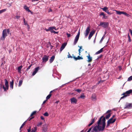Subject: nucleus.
<instances>
[{
  "instance_id": "obj_1",
  "label": "nucleus",
  "mask_w": 132,
  "mask_h": 132,
  "mask_svg": "<svg viewBox=\"0 0 132 132\" xmlns=\"http://www.w3.org/2000/svg\"><path fill=\"white\" fill-rule=\"evenodd\" d=\"M97 125L95 126L93 128V130L95 131V132L102 131L104 130V128L102 126L100 125L102 124V122H97Z\"/></svg>"
},
{
  "instance_id": "obj_2",
  "label": "nucleus",
  "mask_w": 132,
  "mask_h": 132,
  "mask_svg": "<svg viewBox=\"0 0 132 132\" xmlns=\"http://www.w3.org/2000/svg\"><path fill=\"white\" fill-rule=\"evenodd\" d=\"M4 80L5 81V87L4 84L3 85L2 88L4 89V91H6L8 90L9 88V82L6 79H5Z\"/></svg>"
},
{
  "instance_id": "obj_3",
  "label": "nucleus",
  "mask_w": 132,
  "mask_h": 132,
  "mask_svg": "<svg viewBox=\"0 0 132 132\" xmlns=\"http://www.w3.org/2000/svg\"><path fill=\"white\" fill-rule=\"evenodd\" d=\"M109 26V23L108 22H101L98 25V26H102V27L108 28Z\"/></svg>"
},
{
  "instance_id": "obj_4",
  "label": "nucleus",
  "mask_w": 132,
  "mask_h": 132,
  "mask_svg": "<svg viewBox=\"0 0 132 132\" xmlns=\"http://www.w3.org/2000/svg\"><path fill=\"white\" fill-rule=\"evenodd\" d=\"M7 36V34L6 32V29L3 30L2 31V36L1 38V40H4L6 37Z\"/></svg>"
},
{
  "instance_id": "obj_5",
  "label": "nucleus",
  "mask_w": 132,
  "mask_h": 132,
  "mask_svg": "<svg viewBox=\"0 0 132 132\" xmlns=\"http://www.w3.org/2000/svg\"><path fill=\"white\" fill-rule=\"evenodd\" d=\"M80 33V30H79L76 36L74 39V42L73 43L74 45H75L77 43L79 38Z\"/></svg>"
},
{
  "instance_id": "obj_6",
  "label": "nucleus",
  "mask_w": 132,
  "mask_h": 132,
  "mask_svg": "<svg viewBox=\"0 0 132 132\" xmlns=\"http://www.w3.org/2000/svg\"><path fill=\"white\" fill-rule=\"evenodd\" d=\"M80 33V30H79L76 36L74 39V42L73 43L74 45H75L77 43L79 38Z\"/></svg>"
},
{
  "instance_id": "obj_7",
  "label": "nucleus",
  "mask_w": 132,
  "mask_h": 132,
  "mask_svg": "<svg viewBox=\"0 0 132 132\" xmlns=\"http://www.w3.org/2000/svg\"><path fill=\"white\" fill-rule=\"evenodd\" d=\"M49 56L48 55H44L42 58V63L46 62L48 59Z\"/></svg>"
},
{
  "instance_id": "obj_8",
  "label": "nucleus",
  "mask_w": 132,
  "mask_h": 132,
  "mask_svg": "<svg viewBox=\"0 0 132 132\" xmlns=\"http://www.w3.org/2000/svg\"><path fill=\"white\" fill-rule=\"evenodd\" d=\"M132 107V103H129L127 102L124 108L125 109H130Z\"/></svg>"
},
{
  "instance_id": "obj_9",
  "label": "nucleus",
  "mask_w": 132,
  "mask_h": 132,
  "mask_svg": "<svg viewBox=\"0 0 132 132\" xmlns=\"http://www.w3.org/2000/svg\"><path fill=\"white\" fill-rule=\"evenodd\" d=\"M90 31L89 26L87 27L85 31L84 32V34L85 37L87 36L88 34Z\"/></svg>"
},
{
  "instance_id": "obj_10",
  "label": "nucleus",
  "mask_w": 132,
  "mask_h": 132,
  "mask_svg": "<svg viewBox=\"0 0 132 132\" xmlns=\"http://www.w3.org/2000/svg\"><path fill=\"white\" fill-rule=\"evenodd\" d=\"M36 112L37 111H33L31 114L30 117L28 119V120H29V121H30L31 120L34 118V117L32 116L36 114Z\"/></svg>"
},
{
  "instance_id": "obj_11",
  "label": "nucleus",
  "mask_w": 132,
  "mask_h": 132,
  "mask_svg": "<svg viewBox=\"0 0 132 132\" xmlns=\"http://www.w3.org/2000/svg\"><path fill=\"white\" fill-rule=\"evenodd\" d=\"M95 30L93 29L92 30L91 32H90V33L89 34L88 39L89 40H90L91 38L92 37L93 35L94 34L95 32Z\"/></svg>"
},
{
  "instance_id": "obj_12",
  "label": "nucleus",
  "mask_w": 132,
  "mask_h": 132,
  "mask_svg": "<svg viewBox=\"0 0 132 132\" xmlns=\"http://www.w3.org/2000/svg\"><path fill=\"white\" fill-rule=\"evenodd\" d=\"M39 66H38L37 67L35 68L34 69V71H33L32 74V76H34L36 74L39 69Z\"/></svg>"
},
{
  "instance_id": "obj_13",
  "label": "nucleus",
  "mask_w": 132,
  "mask_h": 132,
  "mask_svg": "<svg viewBox=\"0 0 132 132\" xmlns=\"http://www.w3.org/2000/svg\"><path fill=\"white\" fill-rule=\"evenodd\" d=\"M71 102V103H77V100L75 97H73L70 99Z\"/></svg>"
},
{
  "instance_id": "obj_14",
  "label": "nucleus",
  "mask_w": 132,
  "mask_h": 132,
  "mask_svg": "<svg viewBox=\"0 0 132 132\" xmlns=\"http://www.w3.org/2000/svg\"><path fill=\"white\" fill-rule=\"evenodd\" d=\"M86 57L88 59V60H87V62L88 63L91 62L92 60V57L90 56L89 54Z\"/></svg>"
},
{
  "instance_id": "obj_15",
  "label": "nucleus",
  "mask_w": 132,
  "mask_h": 132,
  "mask_svg": "<svg viewBox=\"0 0 132 132\" xmlns=\"http://www.w3.org/2000/svg\"><path fill=\"white\" fill-rule=\"evenodd\" d=\"M126 95H127V96H129V94L132 93V90L130 89L126 92Z\"/></svg>"
},
{
  "instance_id": "obj_16",
  "label": "nucleus",
  "mask_w": 132,
  "mask_h": 132,
  "mask_svg": "<svg viewBox=\"0 0 132 132\" xmlns=\"http://www.w3.org/2000/svg\"><path fill=\"white\" fill-rule=\"evenodd\" d=\"M55 56L54 55H53L50 58V59L49 60V61L50 63H52L54 61L55 59Z\"/></svg>"
},
{
  "instance_id": "obj_17",
  "label": "nucleus",
  "mask_w": 132,
  "mask_h": 132,
  "mask_svg": "<svg viewBox=\"0 0 132 132\" xmlns=\"http://www.w3.org/2000/svg\"><path fill=\"white\" fill-rule=\"evenodd\" d=\"M100 16L103 15V18L106 19L108 18L107 16H106L104 14V12H101L99 14Z\"/></svg>"
},
{
  "instance_id": "obj_18",
  "label": "nucleus",
  "mask_w": 132,
  "mask_h": 132,
  "mask_svg": "<svg viewBox=\"0 0 132 132\" xmlns=\"http://www.w3.org/2000/svg\"><path fill=\"white\" fill-rule=\"evenodd\" d=\"M107 45H106L104 47L102 48H101L99 50L96 52V54H97L100 53L102 52L103 51V49L104 47L106 46Z\"/></svg>"
},
{
  "instance_id": "obj_19",
  "label": "nucleus",
  "mask_w": 132,
  "mask_h": 132,
  "mask_svg": "<svg viewBox=\"0 0 132 132\" xmlns=\"http://www.w3.org/2000/svg\"><path fill=\"white\" fill-rule=\"evenodd\" d=\"M14 84V80H12L11 81L10 83V87L12 89L13 88V86Z\"/></svg>"
},
{
  "instance_id": "obj_20",
  "label": "nucleus",
  "mask_w": 132,
  "mask_h": 132,
  "mask_svg": "<svg viewBox=\"0 0 132 132\" xmlns=\"http://www.w3.org/2000/svg\"><path fill=\"white\" fill-rule=\"evenodd\" d=\"M67 45V43H64L62 45L60 48L63 50L65 48Z\"/></svg>"
},
{
  "instance_id": "obj_21",
  "label": "nucleus",
  "mask_w": 132,
  "mask_h": 132,
  "mask_svg": "<svg viewBox=\"0 0 132 132\" xmlns=\"http://www.w3.org/2000/svg\"><path fill=\"white\" fill-rule=\"evenodd\" d=\"M108 9V8L106 6H105L104 7L101 8V9L103 11H105L106 13L109 11Z\"/></svg>"
},
{
  "instance_id": "obj_22",
  "label": "nucleus",
  "mask_w": 132,
  "mask_h": 132,
  "mask_svg": "<svg viewBox=\"0 0 132 132\" xmlns=\"http://www.w3.org/2000/svg\"><path fill=\"white\" fill-rule=\"evenodd\" d=\"M110 120V122H111V123H112L115 121L116 119L115 118L113 119V118H111L109 120Z\"/></svg>"
},
{
  "instance_id": "obj_23",
  "label": "nucleus",
  "mask_w": 132,
  "mask_h": 132,
  "mask_svg": "<svg viewBox=\"0 0 132 132\" xmlns=\"http://www.w3.org/2000/svg\"><path fill=\"white\" fill-rule=\"evenodd\" d=\"M22 67V66L21 65L18 67V72L19 73H21V71Z\"/></svg>"
},
{
  "instance_id": "obj_24",
  "label": "nucleus",
  "mask_w": 132,
  "mask_h": 132,
  "mask_svg": "<svg viewBox=\"0 0 132 132\" xmlns=\"http://www.w3.org/2000/svg\"><path fill=\"white\" fill-rule=\"evenodd\" d=\"M115 11H116V13L117 14H118L119 15H121L122 14V11H120L119 10H115Z\"/></svg>"
},
{
  "instance_id": "obj_25",
  "label": "nucleus",
  "mask_w": 132,
  "mask_h": 132,
  "mask_svg": "<svg viewBox=\"0 0 132 132\" xmlns=\"http://www.w3.org/2000/svg\"><path fill=\"white\" fill-rule=\"evenodd\" d=\"M94 127V126H92L87 131H86L87 130V129H86L85 131V132H90V131H91L92 129Z\"/></svg>"
},
{
  "instance_id": "obj_26",
  "label": "nucleus",
  "mask_w": 132,
  "mask_h": 132,
  "mask_svg": "<svg viewBox=\"0 0 132 132\" xmlns=\"http://www.w3.org/2000/svg\"><path fill=\"white\" fill-rule=\"evenodd\" d=\"M23 21L24 23V25H27V27H28L29 28V25L27 24V22H26L25 21V18H23Z\"/></svg>"
},
{
  "instance_id": "obj_27",
  "label": "nucleus",
  "mask_w": 132,
  "mask_h": 132,
  "mask_svg": "<svg viewBox=\"0 0 132 132\" xmlns=\"http://www.w3.org/2000/svg\"><path fill=\"white\" fill-rule=\"evenodd\" d=\"M24 9L26 10L27 11H29V7H28L27 5H25L23 7Z\"/></svg>"
},
{
  "instance_id": "obj_28",
  "label": "nucleus",
  "mask_w": 132,
  "mask_h": 132,
  "mask_svg": "<svg viewBox=\"0 0 132 132\" xmlns=\"http://www.w3.org/2000/svg\"><path fill=\"white\" fill-rule=\"evenodd\" d=\"M85 97V96L84 95V93H82L80 95L79 98H81L82 99H84Z\"/></svg>"
},
{
  "instance_id": "obj_29",
  "label": "nucleus",
  "mask_w": 132,
  "mask_h": 132,
  "mask_svg": "<svg viewBox=\"0 0 132 132\" xmlns=\"http://www.w3.org/2000/svg\"><path fill=\"white\" fill-rule=\"evenodd\" d=\"M110 120H108L107 122V124L106 126V128H108L110 126V124H111V122H110Z\"/></svg>"
},
{
  "instance_id": "obj_30",
  "label": "nucleus",
  "mask_w": 132,
  "mask_h": 132,
  "mask_svg": "<svg viewBox=\"0 0 132 132\" xmlns=\"http://www.w3.org/2000/svg\"><path fill=\"white\" fill-rule=\"evenodd\" d=\"M111 116V114L110 113H109L108 114L106 115L105 117L106 119H108Z\"/></svg>"
},
{
  "instance_id": "obj_31",
  "label": "nucleus",
  "mask_w": 132,
  "mask_h": 132,
  "mask_svg": "<svg viewBox=\"0 0 132 132\" xmlns=\"http://www.w3.org/2000/svg\"><path fill=\"white\" fill-rule=\"evenodd\" d=\"M52 95V94H49L46 97V99L48 100L50 99Z\"/></svg>"
},
{
  "instance_id": "obj_32",
  "label": "nucleus",
  "mask_w": 132,
  "mask_h": 132,
  "mask_svg": "<svg viewBox=\"0 0 132 132\" xmlns=\"http://www.w3.org/2000/svg\"><path fill=\"white\" fill-rule=\"evenodd\" d=\"M122 14H124L126 16H130V15L129 14L127 13L126 12H125L124 11H122Z\"/></svg>"
},
{
  "instance_id": "obj_33",
  "label": "nucleus",
  "mask_w": 132,
  "mask_h": 132,
  "mask_svg": "<svg viewBox=\"0 0 132 132\" xmlns=\"http://www.w3.org/2000/svg\"><path fill=\"white\" fill-rule=\"evenodd\" d=\"M23 81L22 80H20L19 81L18 86L19 87H20L21 85L22 84Z\"/></svg>"
},
{
  "instance_id": "obj_34",
  "label": "nucleus",
  "mask_w": 132,
  "mask_h": 132,
  "mask_svg": "<svg viewBox=\"0 0 132 132\" xmlns=\"http://www.w3.org/2000/svg\"><path fill=\"white\" fill-rule=\"evenodd\" d=\"M104 117L103 116H102L100 117L99 118V120L97 121L98 122H101L102 119V118H103Z\"/></svg>"
},
{
  "instance_id": "obj_35",
  "label": "nucleus",
  "mask_w": 132,
  "mask_h": 132,
  "mask_svg": "<svg viewBox=\"0 0 132 132\" xmlns=\"http://www.w3.org/2000/svg\"><path fill=\"white\" fill-rule=\"evenodd\" d=\"M6 32L7 34L11 35V33H10V30L9 29H6Z\"/></svg>"
},
{
  "instance_id": "obj_36",
  "label": "nucleus",
  "mask_w": 132,
  "mask_h": 132,
  "mask_svg": "<svg viewBox=\"0 0 132 132\" xmlns=\"http://www.w3.org/2000/svg\"><path fill=\"white\" fill-rule=\"evenodd\" d=\"M83 59V58L81 57L80 56H78L77 57V60H82Z\"/></svg>"
},
{
  "instance_id": "obj_37",
  "label": "nucleus",
  "mask_w": 132,
  "mask_h": 132,
  "mask_svg": "<svg viewBox=\"0 0 132 132\" xmlns=\"http://www.w3.org/2000/svg\"><path fill=\"white\" fill-rule=\"evenodd\" d=\"M6 10V9H4L0 10V14L5 12Z\"/></svg>"
},
{
  "instance_id": "obj_38",
  "label": "nucleus",
  "mask_w": 132,
  "mask_h": 132,
  "mask_svg": "<svg viewBox=\"0 0 132 132\" xmlns=\"http://www.w3.org/2000/svg\"><path fill=\"white\" fill-rule=\"evenodd\" d=\"M92 97L93 99H96V96L95 94H92Z\"/></svg>"
},
{
  "instance_id": "obj_39",
  "label": "nucleus",
  "mask_w": 132,
  "mask_h": 132,
  "mask_svg": "<svg viewBox=\"0 0 132 132\" xmlns=\"http://www.w3.org/2000/svg\"><path fill=\"white\" fill-rule=\"evenodd\" d=\"M74 90L75 91L77 92L78 93H80L81 91V90L80 89H75Z\"/></svg>"
},
{
  "instance_id": "obj_40",
  "label": "nucleus",
  "mask_w": 132,
  "mask_h": 132,
  "mask_svg": "<svg viewBox=\"0 0 132 132\" xmlns=\"http://www.w3.org/2000/svg\"><path fill=\"white\" fill-rule=\"evenodd\" d=\"M102 126L105 129L106 126L105 122H102Z\"/></svg>"
},
{
  "instance_id": "obj_41",
  "label": "nucleus",
  "mask_w": 132,
  "mask_h": 132,
  "mask_svg": "<svg viewBox=\"0 0 132 132\" xmlns=\"http://www.w3.org/2000/svg\"><path fill=\"white\" fill-rule=\"evenodd\" d=\"M128 41L129 42H130L131 41V39L130 38V36L129 35V34H128Z\"/></svg>"
},
{
  "instance_id": "obj_42",
  "label": "nucleus",
  "mask_w": 132,
  "mask_h": 132,
  "mask_svg": "<svg viewBox=\"0 0 132 132\" xmlns=\"http://www.w3.org/2000/svg\"><path fill=\"white\" fill-rule=\"evenodd\" d=\"M54 30L52 27H50V31L51 33H53Z\"/></svg>"
},
{
  "instance_id": "obj_43",
  "label": "nucleus",
  "mask_w": 132,
  "mask_h": 132,
  "mask_svg": "<svg viewBox=\"0 0 132 132\" xmlns=\"http://www.w3.org/2000/svg\"><path fill=\"white\" fill-rule=\"evenodd\" d=\"M43 115L47 117L48 116L49 114L47 112H46L43 114Z\"/></svg>"
},
{
  "instance_id": "obj_44",
  "label": "nucleus",
  "mask_w": 132,
  "mask_h": 132,
  "mask_svg": "<svg viewBox=\"0 0 132 132\" xmlns=\"http://www.w3.org/2000/svg\"><path fill=\"white\" fill-rule=\"evenodd\" d=\"M27 121H26L25 122H24L22 124L21 126V127H20V130L21 128H22V127L23 126L25 125V124Z\"/></svg>"
},
{
  "instance_id": "obj_45",
  "label": "nucleus",
  "mask_w": 132,
  "mask_h": 132,
  "mask_svg": "<svg viewBox=\"0 0 132 132\" xmlns=\"http://www.w3.org/2000/svg\"><path fill=\"white\" fill-rule=\"evenodd\" d=\"M131 80H132V76H130L128 78L127 81H130Z\"/></svg>"
},
{
  "instance_id": "obj_46",
  "label": "nucleus",
  "mask_w": 132,
  "mask_h": 132,
  "mask_svg": "<svg viewBox=\"0 0 132 132\" xmlns=\"http://www.w3.org/2000/svg\"><path fill=\"white\" fill-rule=\"evenodd\" d=\"M42 124V123L41 122H40L38 123L37 124V126H39L41 125Z\"/></svg>"
},
{
  "instance_id": "obj_47",
  "label": "nucleus",
  "mask_w": 132,
  "mask_h": 132,
  "mask_svg": "<svg viewBox=\"0 0 132 132\" xmlns=\"http://www.w3.org/2000/svg\"><path fill=\"white\" fill-rule=\"evenodd\" d=\"M93 124L92 123L90 122L89 123L87 126L86 127L88 128V127L92 125Z\"/></svg>"
},
{
  "instance_id": "obj_48",
  "label": "nucleus",
  "mask_w": 132,
  "mask_h": 132,
  "mask_svg": "<svg viewBox=\"0 0 132 132\" xmlns=\"http://www.w3.org/2000/svg\"><path fill=\"white\" fill-rule=\"evenodd\" d=\"M95 117L94 118L92 119H91V121H90V122L92 123L93 124L94 122H95Z\"/></svg>"
},
{
  "instance_id": "obj_49",
  "label": "nucleus",
  "mask_w": 132,
  "mask_h": 132,
  "mask_svg": "<svg viewBox=\"0 0 132 132\" xmlns=\"http://www.w3.org/2000/svg\"><path fill=\"white\" fill-rule=\"evenodd\" d=\"M48 43L49 44V45L50 47V50H51L52 49L53 46L51 44V43L50 42H48Z\"/></svg>"
},
{
  "instance_id": "obj_50",
  "label": "nucleus",
  "mask_w": 132,
  "mask_h": 132,
  "mask_svg": "<svg viewBox=\"0 0 132 132\" xmlns=\"http://www.w3.org/2000/svg\"><path fill=\"white\" fill-rule=\"evenodd\" d=\"M68 55H67V56H68L67 57H68V58H72V56L70 55V54L68 52Z\"/></svg>"
},
{
  "instance_id": "obj_51",
  "label": "nucleus",
  "mask_w": 132,
  "mask_h": 132,
  "mask_svg": "<svg viewBox=\"0 0 132 132\" xmlns=\"http://www.w3.org/2000/svg\"><path fill=\"white\" fill-rule=\"evenodd\" d=\"M66 34L67 36V37L68 38L70 37L71 36V34L70 33L69 34L68 33V32H67L66 33Z\"/></svg>"
},
{
  "instance_id": "obj_52",
  "label": "nucleus",
  "mask_w": 132,
  "mask_h": 132,
  "mask_svg": "<svg viewBox=\"0 0 132 132\" xmlns=\"http://www.w3.org/2000/svg\"><path fill=\"white\" fill-rule=\"evenodd\" d=\"M32 65V64H31L30 65H29L28 67L27 68V69H26V71H27L29 69L31 66Z\"/></svg>"
},
{
  "instance_id": "obj_53",
  "label": "nucleus",
  "mask_w": 132,
  "mask_h": 132,
  "mask_svg": "<svg viewBox=\"0 0 132 132\" xmlns=\"http://www.w3.org/2000/svg\"><path fill=\"white\" fill-rule=\"evenodd\" d=\"M127 97V95H124V96H122L120 98V100H121L122 99H123V98H126V97Z\"/></svg>"
},
{
  "instance_id": "obj_54",
  "label": "nucleus",
  "mask_w": 132,
  "mask_h": 132,
  "mask_svg": "<svg viewBox=\"0 0 132 132\" xmlns=\"http://www.w3.org/2000/svg\"><path fill=\"white\" fill-rule=\"evenodd\" d=\"M106 118L105 117H104L102 120V122H105L106 121Z\"/></svg>"
},
{
  "instance_id": "obj_55",
  "label": "nucleus",
  "mask_w": 132,
  "mask_h": 132,
  "mask_svg": "<svg viewBox=\"0 0 132 132\" xmlns=\"http://www.w3.org/2000/svg\"><path fill=\"white\" fill-rule=\"evenodd\" d=\"M94 64H93L91 67H89L88 70H91V69H92L93 68V67L94 66Z\"/></svg>"
},
{
  "instance_id": "obj_56",
  "label": "nucleus",
  "mask_w": 132,
  "mask_h": 132,
  "mask_svg": "<svg viewBox=\"0 0 132 132\" xmlns=\"http://www.w3.org/2000/svg\"><path fill=\"white\" fill-rule=\"evenodd\" d=\"M3 85V84L2 82L0 84V89H1L2 88Z\"/></svg>"
},
{
  "instance_id": "obj_57",
  "label": "nucleus",
  "mask_w": 132,
  "mask_h": 132,
  "mask_svg": "<svg viewBox=\"0 0 132 132\" xmlns=\"http://www.w3.org/2000/svg\"><path fill=\"white\" fill-rule=\"evenodd\" d=\"M37 127H34V129H32V130H34V131H35L36 132V131L37 130Z\"/></svg>"
},
{
  "instance_id": "obj_58",
  "label": "nucleus",
  "mask_w": 132,
  "mask_h": 132,
  "mask_svg": "<svg viewBox=\"0 0 132 132\" xmlns=\"http://www.w3.org/2000/svg\"><path fill=\"white\" fill-rule=\"evenodd\" d=\"M104 37L103 36L102 37V38H101L100 40V43H101L103 40V39H104Z\"/></svg>"
},
{
  "instance_id": "obj_59",
  "label": "nucleus",
  "mask_w": 132,
  "mask_h": 132,
  "mask_svg": "<svg viewBox=\"0 0 132 132\" xmlns=\"http://www.w3.org/2000/svg\"><path fill=\"white\" fill-rule=\"evenodd\" d=\"M28 132H30L31 131V127H30L28 129H27Z\"/></svg>"
},
{
  "instance_id": "obj_60",
  "label": "nucleus",
  "mask_w": 132,
  "mask_h": 132,
  "mask_svg": "<svg viewBox=\"0 0 132 132\" xmlns=\"http://www.w3.org/2000/svg\"><path fill=\"white\" fill-rule=\"evenodd\" d=\"M103 56V55H102V54H101L100 55V56H98L97 57V59H98L99 58H101V57H102Z\"/></svg>"
},
{
  "instance_id": "obj_61",
  "label": "nucleus",
  "mask_w": 132,
  "mask_h": 132,
  "mask_svg": "<svg viewBox=\"0 0 132 132\" xmlns=\"http://www.w3.org/2000/svg\"><path fill=\"white\" fill-rule=\"evenodd\" d=\"M59 43H56V44L55 48H56L57 49H58V48H57V47H58L59 46Z\"/></svg>"
},
{
  "instance_id": "obj_62",
  "label": "nucleus",
  "mask_w": 132,
  "mask_h": 132,
  "mask_svg": "<svg viewBox=\"0 0 132 132\" xmlns=\"http://www.w3.org/2000/svg\"><path fill=\"white\" fill-rule=\"evenodd\" d=\"M53 10H52V9L51 8H50L49 9V10L48 11V13H49L50 12H52V11Z\"/></svg>"
},
{
  "instance_id": "obj_63",
  "label": "nucleus",
  "mask_w": 132,
  "mask_h": 132,
  "mask_svg": "<svg viewBox=\"0 0 132 132\" xmlns=\"http://www.w3.org/2000/svg\"><path fill=\"white\" fill-rule=\"evenodd\" d=\"M45 30L47 31H50V27H49L48 29L45 28Z\"/></svg>"
},
{
  "instance_id": "obj_64",
  "label": "nucleus",
  "mask_w": 132,
  "mask_h": 132,
  "mask_svg": "<svg viewBox=\"0 0 132 132\" xmlns=\"http://www.w3.org/2000/svg\"><path fill=\"white\" fill-rule=\"evenodd\" d=\"M129 31L130 32L131 35L132 36V30H131L130 29H129Z\"/></svg>"
}]
</instances>
